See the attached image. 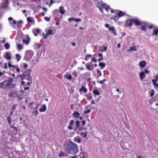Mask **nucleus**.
<instances>
[{
	"instance_id": "obj_60",
	"label": "nucleus",
	"mask_w": 158,
	"mask_h": 158,
	"mask_svg": "<svg viewBox=\"0 0 158 158\" xmlns=\"http://www.w3.org/2000/svg\"><path fill=\"white\" fill-rule=\"evenodd\" d=\"M50 5L51 6L54 3V2H53V0H50Z\"/></svg>"
},
{
	"instance_id": "obj_8",
	"label": "nucleus",
	"mask_w": 158,
	"mask_h": 158,
	"mask_svg": "<svg viewBox=\"0 0 158 158\" xmlns=\"http://www.w3.org/2000/svg\"><path fill=\"white\" fill-rule=\"evenodd\" d=\"M146 64V61L144 60H143L139 62V66L140 67L143 68L145 67Z\"/></svg>"
},
{
	"instance_id": "obj_24",
	"label": "nucleus",
	"mask_w": 158,
	"mask_h": 158,
	"mask_svg": "<svg viewBox=\"0 0 158 158\" xmlns=\"http://www.w3.org/2000/svg\"><path fill=\"white\" fill-rule=\"evenodd\" d=\"M136 51L137 50L135 49V48H134L133 47H130V48L127 51V52H129L130 51Z\"/></svg>"
},
{
	"instance_id": "obj_17",
	"label": "nucleus",
	"mask_w": 158,
	"mask_h": 158,
	"mask_svg": "<svg viewBox=\"0 0 158 158\" xmlns=\"http://www.w3.org/2000/svg\"><path fill=\"white\" fill-rule=\"evenodd\" d=\"M109 30L110 31H112V32L114 34H116V32L115 30L114 27H109Z\"/></svg>"
},
{
	"instance_id": "obj_63",
	"label": "nucleus",
	"mask_w": 158,
	"mask_h": 158,
	"mask_svg": "<svg viewBox=\"0 0 158 158\" xmlns=\"http://www.w3.org/2000/svg\"><path fill=\"white\" fill-rule=\"evenodd\" d=\"M16 71L17 72L19 73L20 71V70L18 68H16Z\"/></svg>"
},
{
	"instance_id": "obj_47",
	"label": "nucleus",
	"mask_w": 158,
	"mask_h": 158,
	"mask_svg": "<svg viewBox=\"0 0 158 158\" xmlns=\"http://www.w3.org/2000/svg\"><path fill=\"white\" fill-rule=\"evenodd\" d=\"M74 18H69L68 19V21L69 22H71L72 21H73L74 20Z\"/></svg>"
},
{
	"instance_id": "obj_46",
	"label": "nucleus",
	"mask_w": 158,
	"mask_h": 158,
	"mask_svg": "<svg viewBox=\"0 0 158 158\" xmlns=\"http://www.w3.org/2000/svg\"><path fill=\"white\" fill-rule=\"evenodd\" d=\"M44 19L47 21H49L50 20V19L48 17H45L44 18Z\"/></svg>"
},
{
	"instance_id": "obj_4",
	"label": "nucleus",
	"mask_w": 158,
	"mask_h": 158,
	"mask_svg": "<svg viewBox=\"0 0 158 158\" xmlns=\"http://www.w3.org/2000/svg\"><path fill=\"white\" fill-rule=\"evenodd\" d=\"M31 71L30 69H28L25 71L24 72H23L22 74H21L20 76V77H22L23 76L27 77L29 76Z\"/></svg>"
},
{
	"instance_id": "obj_14",
	"label": "nucleus",
	"mask_w": 158,
	"mask_h": 158,
	"mask_svg": "<svg viewBox=\"0 0 158 158\" xmlns=\"http://www.w3.org/2000/svg\"><path fill=\"white\" fill-rule=\"evenodd\" d=\"M152 35H155L156 36H157L158 35V28H155L152 34Z\"/></svg>"
},
{
	"instance_id": "obj_34",
	"label": "nucleus",
	"mask_w": 158,
	"mask_h": 158,
	"mask_svg": "<svg viewBox=\"0 0 158 158\" xmlns=\"http://www.w3.org/2000/svg\"><path fill=\"white\" fill-rule=\"evenodd\" d=\"M27 20L28 22L32 23L33 21L30 17H28L27 18Z\"/></svg>"
},
{
	"instance_id": "obj_9",
	"label": "nucleus",
	"mask_w": 158,
	"mask_h": 158,
	"mask_svg": "<svg viewBox=\"0 0 158 158\" xmlns=\"http://www.w3.org/2000/svg\"><path fill=\"white\" fill-rule=\"evenodd\" d=\"M13 81V79L11 77H10L7 80V83L6 86H10V84H11V82Z\"/></svg>"
},
{
	"instance_id": "obj_20",
	"label": "nucleus",
	"mask_w": 158,
	"mask_h": 158,
	"mask_svg": "<svg viewBox=\"0 0 158 158\" xmlns=\"http://www.w3.org/2000/svg\"><path fill=\"white\" fill-rule=\"evenodd\" d=\"M99 65L101 67V69H102L105 67L106 64L104 63L100 62Z\"/></svg>"
},
{
	"instance_id": "obj_45",
	"label": "nucleus",
	"mask_w": 158,
	"mask_h": 158,
	"mask_svg": "<svg viewBox=\"0 0 158 158\" xmlns=\"http://www.w3.org/2000/svg\"><path fill=\"white\" fill-rule=\"evenodd\" d=\"M110 7L109 6H106L105 8V10L107 11H108V10L109 9H110Z\"/></svg>"
},
{
	"instance_id": "obj_7",
	"label": "nucleus",
	"mask_w": 158,
	"mask_h": 158,
	"mask_svg": "<svg viewBox=\"0 0 158 158\" xmlns=\"http://www.w3.org/2000/svg\"><path fill=\"white\" fill-rule=\"evenodd\" d=\"M143 23L144 24V25H142L141 26V30L145 31H146V27H148V24L145 22H143Z\"/></svg>"
},
{
	"instance_id": "obj_36",
	"label": "nucleus",
	"mask_w": 158,
	"mask_h": 158,
	"mask_svg": "<svg viewBox=\"0 0 158 158\" xmlns=\"http://www.w3.org/2000/svg\"><path fill=\"white\" fill-rule=\"evenodd\" d=\"M23 43L24 44H25L27 45L29 43L30 40H23Z\"/></svg>"
},
{
	"instance_id": "obj_58",
	"label": "nucleus",
	"mask_w": 158,
	"mask_h": 158,
	"mask_svg": "<svg viewBox=\"0 0 158 158\" xmlns=\"http://www.w3.org/2000/svg\"><path fill=\"white\" fill-rule=\"evenodd\" d=\"M8 65L9 67L11 68L12 67V65L10 63H9L8 64Z\"/></svg>"
},
{
	"instance_id": "obj_52",
	"label": "nucleus",
	"mask_w": 158,
	"mask_h": 158,
	"mask_svg": "<svg viewBox=\"0 0 158 158\" xmlns=\"http://www.w3.org/2000/svg\"><path fill=\"white\" fill-rule=\"evenodd\" d=\"M20 77L21 78V81H22L23 80L26 79L27 77L23 76Z\"/></svg>"
},
{
	"instance_id": "obj_16",
	"label": "nucleus",
	"mask_w": 158,
	"mask_h": 158,
	"mask_svg": "<svg viewBox=\"0 0 158 158\" xmlns=\"http://www.w3.org/2000/svg\"><path fill=\"white\" fill-rule=\"evenodd\" d=\"M80 92H82L83 91L84 93H85L87 91V89L85 88L84 86H82L80 89H79Z\"/></svg>"
},
{
	"instance_id": "obj_28",
	"label": "nucleus",
	"mask_w": 158,
	"mask_h": 158,
	"mask_svg": "<svg viewBox=\"0 0 158 158\" xmlns=\"http://www.w3.org/2000/svg\"><path fill=\"white\" fill-rule=\"evenodd\" d=\"M15 56L17 58V60L18 61H19L20 59L21 58V56L19 54H16Z\"/></svg>"
},
{
	"instance_id": "obj_3",
	"label": "nucleus",
	"mask_w": 158,
	"mask_h": 158,
	"mask_svg": "<svg viewBox=\"0 0 158 158\" xmlns=\"http://www.w3.org/2000/svg\"><path fill=\"white\" fill-rule=\"evenodd\" d=\"M133 23V19H128L125 22V26L127 27H131Z\"/></svg>"
},
{
	"instance_id": "obj_48",
	"label": "nucleus",
	"mask_w": 158,
	"mask_h": 158,
	"mask_svg": "<svg viewBox=\"0 0 158 158\" xmlns=\"http://www.w3.org/2000/svg\"><path fill=\"white\" fill-rule=\"evenodd\" d=\"M64 153L63 152H62L59 154V156L60 157H61L62 156H64Z\"/></svg>"
},
{
	"instance_id": "obj_11",
	"label": "nucleus",
	"mask_w": 158,
	"mask_h": 158,
	"mask_svg": "<svg viewBox=\"0 0 158 158\" xmlns=\"http://www.w3.org/2000/svg\"><path fill=\"white\" fill-rule=\"evenodd\" d=\"M59 12L61 15H64L65 13V10L64 9L62 6H61L59 8Z\"/></svg>"
},
{
	"instance_id": "obj_55",
	"label": "nucleus",
	"mask_w": 158,
	"mask_h": 158,
	"mask_svg": "<svg viewBox=\"0 0 158 158\" xmlns=\"http://www.w3.org/2000/svg\"><path fill=\"white\" fill-rule=\"evenodd\" d=\"M35 31L36 33L38 34L40 33V30L39 29H36L35 30Z\"/></svg>"
},
{
	"instance_id": "obj_62",
	"label": "nucleus",
	"mask_w": 158,
	"mask_h": 158,
	"mask_svg": "<svg viewBox=\"0 0 158 158\" xmlns=\"http://www.w3.org/2000/svg\"><path fill=\"white\" fill-rule=\"evenodd\" d=\"M35 45H37L39 48H40L41 46V45L40 44H36Z\"/></svg>"
},
{
	"instance_id": "obj_64",
	"label": "nucleus",
	"mask_w": 158,
	"mask_h": 158,
	"mask_svg": "<svg viewBox=\"0 0 158 158\" xmlns=\"http://www.w3.org/2000/svg\"><path fill=\"white\" fill-rule=\"evenodd\" d=\"M153 85L155 86L156 87H158V84L155 83V84H153Z\"/></svg>"
},
{
	"instance_id": "obj_33",
	"label": "nucleus",
	"mask_w": 158,
	"mask_h": 158,
	"mask_svg": "<svg viewBox=\"0 0 158 158\" xmlns=\"http://www.w3.org/2000/svg\"><path fill=\"white\" fill-rule=\"evenodd\" d=\"M16 97L18 100H21L23 99V98L20 97V95H18V94H17Z\"/></svg>"
},
{
	"instance_id": "obj_38",
	"label": "nucleus",
	"mask_w": 158,
	"mask_h": 158,
	"mask_svg": "<svg viewBox=\"0 0 158 158\" xmlns=\"http://www.w3.org/2000/svg\"><path fill=\"white\" fill-rule=\"evenodd\" d=\"M10 128H13L14 130V131H16V132L17 131V128L15 126H10Z\"/></svg>"
},
{
	"instance_id": "obj_27",
	"label": "nucleus",
	"mask_w": 158,
	"mask_h": 158,
	"mask_svg": "<svg viewBox=\"0 0 158 158\" xmlns=\"http://www.w3.org/2000/svg\"><path fill=\"white\" fill-rule=\"evenodd\" d=\"M6 81H4L0 83V88H3L4 87V83L6 82Z\"/></svg>"
},
{
	"instance_id": "obj_41",
	"label": "nucleus",
	"mask_w": 158,
	"mask_h": 158,
	"mask_svg": "<svg viewBox=\"0 0 158 158\" xmlns=\"http://www.w3.org/2000/svg\"><path fill=\"white\" fill-rule=\"evenodd\" d=\"M158 78H156L155 79H153L152 80V82H153V84H155L156 83V82L157 81V79Z\"/></svg>"
},
{
	"instance_id": "obj_26",
	"label": "nucleus",
	"mask_w": 158,
	"mask_h": 158,
	"mask_svg": "<svg viewBox=\"0 0 158 158\" xmlns=\"http://www.w3.org/2000/svg\"><path fill=\"white\" fill-rule=\"evenodd\" d=\"M4 46L6 49H8L10 47V45L8 43H6L5 44Z\"/></svg>"
},
{
	"instance_id": "obj_1",
	"label": "nucleus",
	"mask_w": 158,
	"mask_h": 158,
	"mask_svg": "<svg viewBox=\"0 0 158 158\" xmlns=\"http://www.w3.org/2000/svg\"><path fill=\"white\" fill-rule=\"evenodd\" d=\"M77 148V144L73 142L68 143L65 148V151L68 153L73 154L74 151L76 150Z\"/></svg>"
},
{
	"instance_id": "obj_43",
	"label": "nucleus",
	"mask_w": 158,
	"mask_h": 158,
	"mask_svg": "<svg viewBox=\"0 0 158 158\" xmlns=\"http://www.w3.org/2000/svg\"><path fill=\"white\" fill-rule=\"evenodd\" d=\"M97 72L99 74V76H101L102 75V73L101 72L100 70L98 69H97Z\"/></svg>"
},
{
	"instance_id": "obj_10",
	"label": "nucleus",
	"mask_w": 158,
	"mask_h": 158,
	"mask_svg": "<svg viewBox=\"0 0 158 158\" xmlns=\"http://www.w3.org/2000/svg\"><path fill=\"white\" fill-rule=\"evenodd\" d=\"M118 10L119 11V12L117 14V16L118 17L120 18L122 16H124V15H125V14L124 12H123L122 11L119 10Z\"/></svg>"
},
{
	"instance_id": "obj_29",
	"label": "nucleus",
	"mask_w": 158,
	"mask_h": 158,
	"mask_svg": "<svg viewBox=\"0 0 158 158\" xmlns=\"http://www.w3.org/2000/svg\"><path fill=\"white\" fill-rule=\"evenodd\" d=\"M32 113L35 114V117L37 116V115L39 114V112L37 110L33 111L32 112Z\"/></svg>"
},
{
	"instance_id": "obj_31",
	"label": "nucleus",
	"mask_w": 158,
	"mask_h": 158,
	"mask_svg": "<svg viewBox=\"0 0 158 158\" xmlns=\"http://www.w3.org/2000/svg\"><path fill=\"white\" fill-rule=\"evenodd\" d=\"M155 94L154 90L153 89H152L151 91V93L150 94V96L151 97H152Z\"/></svg>"
},
{
	"instance_id": "obj_50",
	"label": "nucleus",
	"mask_w": 158,
	"mask_h": 158,
	"mask_svg": "<svg viewBox=\"0 0 158 158\" xmlns=\"http://www.w3.org/2000/svg\"><path fill=\"white\" fill-rule=\"evenodd\" d=\"M15 84L11 83V84H10V86H9L11 87L12 88H14L15 86Z\"/></svg>"
},
{
	"instance_id": "obj_56",
	"label": "nucleus",
	"mask_w": 158,
	"mask_h": 158,
	"mask_svg": "<svg viewBox=\"0 0 158 158\" xmlns=\"http://www.w3.org/2000/svg\"><path fill=\"white\" fill-rule=\"evenodd\" d=\"M28 66L27 64L25 63L24 64V67L25 68H27Z\"/></svg>"
},
{
	"instance_id": "obj_30",
	"label": "nucleus",
	"mask_w": 158,
	"mask_h": 158,
	"mask_svg": "<svg viewBox=\"0 0 158 158\" xmlns=\"http://www.w3.org/2000/svg\"><path fill=\"white\" fill-rule=\"evenodd\" d=\"M102 47H103L104 48L103 49H101L100 51L101 52H105L106 51L107 49V47H105L104 46H103Z\"/></svg>"
},
{
	"instance_id": "obj_13",
	"label": "nucleus",
	"mask_w": 158,
	"mask_h": 158,
	"mask_svg": "<svg viewBox=\"0 0 158 158\" xmlns=\"http://www.w3.org/2000/svg\"><path fill=\"white\" fill-rule=\"evenodd\" d=\"M80 114L77 111H75L73 114V116L76 118H78L80 115Z\"/></svg>"
},
{
	"instance_id": "obj_61",
	"label": "nucleus",
	"mask_w": 158,
	"mask_h": 158,
	"mask_svg": "<svg viewBox=\"0 0 158 158\" xmlns=\"http://www.w3.org/2000/svg\"><path fill=\"white\" fill-rule=\"evenodd\" d=\"M153 27V26L152 25H150L148 27L149 29H151Z\"/></svg>"
},
{
	"instance_id": "obj_59",
	"label": "nucleus",
	"mask_w": 158,
	"mask_h": 158,
	"mask_svg": "<svg viewBox=\"0 0 158 158\" xmlns=\"http://www.w3.org/2000/svg\"><path fill=\"white\" fill-rule=\"evenodd\" d=\"M144 71L145 72L147 73V74H148L149 73V71L148 70H147V69H144Z\"/></svg>"
},
{
	"instance_id": "obj_2",
	"label": "nucleus",
	"mask_w": 158,
	"mask_h": 158,
	"mask_svg": "<svg viewBox=\"0 0 158 158\" xmlns=\"http://www.w3.org/2000/svg\"><path fill=\"white\" fill-rule=\"evenodd\" d=\"M33 55V53L31 51H29L27 52L25 58L27 60L31 59Z\"/></svg>"
},
{
	"instance_id": "obj_37",
	"label": "nucleus",
	"mask_w": 158,
	"mask_h": 158,
	"mask_svg": "<svg viewBox=\"0 0 158 158\" xmlns=\"http://www.w3.org/2000/svg\"><path fill=\"white\" fill-rule=\"evenodd\" d=\"M101 6L103 8H105L106 6H107V4L105 3H102L101 4Z\"/></svg>"
},
{
	"instance_id": "obj_5",
	"label": "nucleus",
	"mask_w": 158,
	"mask_h": 158,
	"mask_svg": "<svg viewBox=\"0 0 158 158\" xmlns=\"http://www.w3.org/2000/svg\"><path fill=\"white\" fill-rule=\"evenodd\" d=\"M46 34L45 35L44 33H43V35L44 36L43 38L46 39L47 36L49 35L52 34V30L51 29L46 30Z\"/></svg>"
},
{
	"instance_id": "obj_57",
	"label": "nucleus",
	"mask_w": 158,
	"mask_h": 158,
	"mask_svg": "<svg viewBox=\"0 0 158 158\" xmlns=\"http://www.w3.org/2000/svg\"><path fill=\"white\" fill-rule=\"evenodd\" d=\"M27 78H26V79L27 80H30V78H31V77L30 76H27Z\"/></svg>"
},
{
	"instance_id": "obj_49",
	"label": "nucleus",
	"mask_w": 158,
	"mask_h": 158,
	"mask_svg": "<svg viewBox=\"0 0 158 158\" xmlns=\"http://www.w3.org/2000/svg\"><path fill=\"white\" fill-rule=\"evenodd\" d=\"M81 122H82V125L83 126H84L86 123V121L85 120H83L81 121Z\"/></svg>"
},
{
	"instance_id": "obj_22",
	"label": "nucleus",
	"mask_w": 158,
	"mask_h": 158,
	"mask_svg": "<svg viewBox=\"0 0 158 158\" xmlns=\"http://www.w3.org/2000/svg\"><path fill=\"white\" fill-rule=\"evenodd\" d=\"M93 92L95 95H99L100 94V92L96 89L94 90Z\"/></svg>"
},
{
	"instance_id": "obj_25",
	"label": "nucleus",
	"mask_w": 158,
	"mask_h": 158,
	"mask_svg": "<svg viewBox=\"0 0 158 158\" xmlns=\"http://www.w3.org/2000/svg\"><path fill=\"white\" fill-rule=\"evenodd\" d=\"M86 66L87 69L91 71L93 69V68L90 69V65L89 64H86Z\"/></svg>"
},
{
	"instance_id": "obj_42",
	"label": "nucleus",
	"mask_w": 158,
	"mask_h": 158,
	"mask_svg": "<svg viewBox=\"0 0 158 158\" xmlns=\"http://www.w3.org/2000/svg\"><path fill=\"white\" fill-rule=\"evenodd\" d=\"M110 12H111L112 13H114L116 11H117L118 10H115V11H114V10L112 8H110Z\"/></svg>"
},
{
	"instance_id": "obj_6",
	"label": "nucleus",
	"mask_w": 158,
	"mask_h": 158,
	"mask_svg": "<svg viewBox=\"0 0 158 158\" xmlns=\"http://www.w3.org/2000/svg\"><path fill=\"white\" fill-rule=\"evenodd\" d=\"M133 23L136 26H140L143 23L139 21L138 19H133Z\"/></svg>"
},
{
	"instance_id": "obj_18",
	"label": "nucleus",
	"mask_w": 158,
	"mask_h": 158,
	"mask_svg": "<svg viewBox=\"0 0 158 158\" xmlns=\"http://www.w3.org/2000/svg\"><path fill=\"white\" fill-rule=\"evenodd\" d=\"M43 108H40L39 109V111L41 112H44L46 111V105L45 104H44L42 106Z\"/></svg>"
},
{
	"instance_id": "obj_12",
	"label": "nucleus",
	"mask_w": 158,
	"mask_h": 158,
	"mask_svg": "<svg viewBox=\"0 0 158 158\" xmlns=\"http://www.w3.org/2000/svg\"><path fill=\"white\" fill-rule=\"evenodd\" d=\"M145 76V73L143 72H142L139 73L140 78L141 81H143V79Z\"/></svg>"
},
{
	"instance_id": "obj_44",
	"label": "nucleus",
	"mask_w": 158,
	"mask_h": 158,
	"mask_svg": "<svg viewBox=\"0 0 158 158\" xmlns=\"http://www.w3.org/2000/svg\"><path fill=\"white\" fill-rule=\"evenodd\" d=\"M74 21L77 22H79L81 21V19H74Z\"/></svg>"
},
{
	"instance_id": "obj_19",
	"label": "nucleus",
	"mask_w": 158,
	"mask_h": 158,
	"mask_svg": "<svg viewBox=\"0 0 158 158\" xmlns=\"http://www.w3.org/2000/svg\"><path fill=\"white\" fill-rule=\"evenodd\" d=\"M4 57L6 58V59L8 60H10L11 58V56H10V53L8 52H7L6 53V55L4 56Z\"/></svg>"
},
{
	"instance_id": "obj_54",
	"label": "nucleus",
	"mask_w": 158,
	"mask_h": 158,
	"mask_svg": "<svg viewBox=\"0 0 158 158\" xmlns=\"http://www.w3.org/2000/svg\"><path fill=\"white\" fill-rule=\"evenodd\" d=\"M8 20L9 21H11L13 20V18L12 17H9L8 19Z\"/></svg>"
},
{
	"instance_id": "obj_21",
	"label": "nucleus",
	"mask_w": 158,
	"mask_h": 158,
	"mask_svg": "<svg viewBox=\"0 0 158 158\" xmlns=\"http://www.w3.org/2000/svg\"><path fill=\"white\" fill-rule=\"evenodd\" d=\"M65 77H66L67 79L69 80H71L72 78L71 75L69 73H67L66 74Z\"/></svg>"
},
{
	"instance_id": "obj_23",
	"label": "nucleus",
	"mask_w": 158,
	"mask_h": 158,
	"mask_svg": "<svg viewBox=\"0 0 158 158\" xmlns=\"http://www.w3.org/2000/svg\"><path fill=\"white\" fill-rule=\"evenodd\" d=\"M98 56L100 57V58L98 59V60L99 61H101V60H103V58L102 56V54L100 53L98 54Z\"/></svg>"
},
{
	"instance_id": "obj_35",
	"label": "nucleus",
	"mask_w": 158,
	"mask_h": 158,
	"mask_svg": "<svg viewBox=\"0 0 158 158\" xmlns=\"http://www.w3.org/2000/svg\"><path fill=\"white\" fill-rule=\"evenodd\" d=\"M7 119L8 120V122L10 125H11V120L10 118V116L7 118Z\"/></svg>"
},
{
	"instance_id": "obj_32",
	"label": "nucleus",
	"mask_w": 158,
	"mask_h": 158,
	"mask_svg": "<svg viewBox=\"0 0 158 158\" xmlns=\"http://www.w3.org/2000/svg\"><path fill=\"white\" fill-rule=\"evenodd\" d=\"M80 121H76V128H78L80 126Z\"/></svg>"
},
{
	"instance_id": "obj_15",
	"label": "nucleus",
	"mask_w": 158,
	"mask_h": 158,
	"mask_svg": "<svg viewBox=\"0 0 158 158\" xmlns=\"http://www.w3.org/2000/svg\"><path fill=\"white\" fill-rule=\"evenodd\" d=\"M17 48L19 51L21 50L23 48V46L22 44H20L17 43Z\"/></svg>"
},
{
	"instance_id": "obj_53",
	"label": "nucleus",
	"mask_w": 158,
	"mask_h": 158,
	"mask_svg": "<svg viewBox=\"0 0 158 158\" xmlns=\"http://www.w3.org/2000/svg\"><path fill=\"white\" fill-rule=\"evenodd\" d=\"M91 60L92 61H94L95 62H96L97 61V60L94 57H93L92 59Z\"/></svg>"
},
{
	"instance_id": "obj_51",
	"label": "nucleus",
	"mask_w": 158,
	"mask_h": 158,
	"mask_svg": "<svg viewBox=\"0 0 158 158\" xmlns=\"http://www.w3.org/2000/svg\"><path fill=\"white\" fill-rule=\"evenodd\" d=\"M74 121L73 120H71L70 121V123L69 124V125H70V126H72L73 125V123H74Z\"/></svg>"
},
{
	"instance_id": "obj_40",
	"label": "nucleus",
	"mask_w": 158,
	"mask_h": 158,
	"mask_svg": "<svg viewBox=\"0 0 158 158\" xmlns=\"http://www.w3.org/2000/svg\"><path fill=\"white\" fill-rule=\"evenodd\" d=\"M20 94H19V95H20V97H21L22 96H23V93L24 92H25V91H24L23 90H22L20 92Z\"/></svg>"
},
{
	"instance_id": "obj_39",
	"label": "nucleus",
	"mask_w": 158,
	"mask_h": 158,
	"mask_svg": "<svg viewBox=\"0 0 158 158\" xmlns=\"http://www.w3.org/2000/svg\"><path fill=\"white\" fill-rule=\"evenodd\" d=\"M90 111V110L89 109H88L87 110H85L84 111V114H86L89 113Z\"/></svg>"
}]
</instances>
